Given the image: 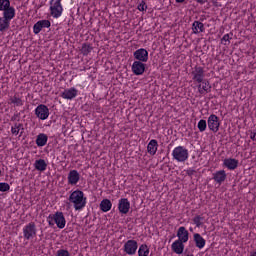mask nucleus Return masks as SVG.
Segmentation results:
<instances>
[{
    "mask_svg": "<svg viewBox=\"0 0 256 256\" xmlns=\"http://www.w3.org/2000/svg\"><path fill=\"white\" fill-rule=\"evenodd\" d=\"M131 209V202L127 198H121L118 202V210L122 215H127Z\"/></svg>",
    "mask_w": 256,
    "mask_h": 256,
    "instance_id": "10",
    "label": "nucleus"
},
{
    "mask_svg": "<svg viewBox=\"0 0 256 256\" xmlns=\"http://www.w3.org/2000/svg\"><path fill=\"white\" fill-rule=\"evenodd\" d=\"M203 221H205V217L201 216V215H196L193 218V223L196 225V227H201V225H203Z\"/></svg>",
    "mask_w": 256,
    "mask_h": 256,
    "instance_id": "29",
    "label": "nucleus"
},
{
    "mask_svg": "<svg viewBox=\"0 0 256 256\" xmlns=\"http://www.w3.org/2000/svg\"><path fill=\"white\" fill-rule=\"evenodd\" d=\"M133 55L136 61H140L142 63H147V61H149V52L145 48L136 50Z\"/></svg>",
    "mask_w": 256,
    "mask_h": 256,
    "instance_id": "6",
    "label": "nucleus"
},
{
    "mask_svg": "<svg viewBox=\"0 0 256 256\" xmlns=\"http://www.w3.org/2000/svg\"><path fill=\"white\" fill-rule=\"evenodd\" d=\"M178 241L187 243L189 241V231L183 226H181L177 231Z\"/></svg>",
    "mask_w": 256,
    "mask_h": 256,
    "instance_id": "15",
    "label": "nucleus"
},
{
    "mask_svg": "<svg viewBox=\"0 0 256 256\" xmlns=\"http://www.w3.org/2000/svg\"><path fill=\"white\" fill-rule=\"evenodd\" d=\"M35 115L41 121H45V119L49 118V108L45 104H40L35 109Z\"/></svg>",
    "mask_w": 256,
    "mask_h": 256,
    "instance_id": "5",
    "label": "nucleus"
},
{
    "mask_svg": "<svg viewBox=\"0 0 256 256\" xmlns=\"http://www.w3.org/2000/svg\"><path fill=\"white\" fill-rule=\"evenodd\" d=\"M172 157L179 163H185L189 159V150L183 146H178L174 148L172 152Z\"/></svg>",
    "mask_w": 256,
    "mask_h": 256,
    "instance_id": "2",
    "label": "nucleus"
},
{
    "mask_svg": "<svg viewBox=\"0 0 256 256\" xmlns=\"http://www.w3.org/2000/svg\"><path fill=\"white\" fill-rule=\"evenodd\" d=\"M25 130V128H23V124L22 123H15L14 126L11 127V133L12 135H17L20 132V136L23 135V131Z\"/></svg>",
    "mask_w": 256,
    "mask_h": 256,
    "instance_id": "27",
    "label": "nucleus"
},
{
    "mask_svg": "<svg viewBox=\"0 0 256 256\" xmlns=\"http://www.w3.org/2000/svg\"><path fill=\"white\" fill-rule=\"evenodd\" d=\"M138 247H139V245L137 244V241L128 240L124 244V253H126L127 255H135V253H137Z\"/></svg>",
    "mask_w": 256,
    "mask_h": 256,
    "instance_id": "9",
    "label": "nucleus"
},
{
    "mask_svg": "<svg viewBox=\"0 0 256 256\" xmlns=\"http://www.w3.org/2000/svg\"><path fill=\"white\" fill-rule=\"evenodd\" d=\"M2 11H4L3 12V18L4 19H6L8 21H11L12 19L15 18V8L14 7L10 6L6 9L2 10Z\"/></svg>",
    "mask_w": 256,
    "mask_h": 256,
    "instance_id": "22",
    "label": "nucleus"
},
{
    "mask_svg": "<svg viewBox=\"0 0 256 256\" xmlns=\"http://www.w3.org/2000/svg\"><path fill=\"white\" fill-rule=\"evenodd\" d=\"M193 239H194L195 246L198 249H203V247H205V244L207 243L204 240L203 236H201V234H199V233H195L193 236Z\"/></svg>",
    "mask_w": 256,
    "mask_h": 256,
    "instance_id": "18",
    "label": "nucleus"
},
{
    "mask_svg": "<svg viewBox=\"0 0 256 256\" xmlns=\"http://www.w3.org/2000/svg\"><path fill=\"white\" fill-rule=\"evenodd\" d=\"M111 207H113V204L109 199H103L100 203V209L101 211H103V213H107V211H111Z\"/></svg>",
    "mask_w": 256,
    "mask_h": 256,
    "instance_id": "25",
    "label": "nucleus"
},
{
    "mask_svg": "<svg viewBox=\"0 0 256 256\" xmlns=\"http://www.w3.org/2000/svg\"><path fill=\"white\" fill-rule=\"evenodd\" d=\"M198 129L200 133H203V131L207 129V121H205L204 119L200 120L198 122Z\"/></svg>",
    "mask_w": 256,
    "mask_h": 256,
    "instance_id": "36",
    "label": "nucleus"
},
{
    "mask_svg": "<svg viewBox=\"0 0 256 256\" xmlns=\"http://www.w3.org/2000/svg\"><path fill=\"white\" fill-rule=\"evenodd\" d=\"M195 173H197V171H195L191 168L186 170V175H188V177H193V175H195Z\"/></svg>",
    "mask_w": 256,
    "mask_h": 256,
    "instance_id": "43",
    "label": "nucleus"
},
{
    "mask_svg": "<svg viewBox=\"0 0 256 256\" xmlns=\"http://www.w3.org/2000/svg\"><path fill=\"white\" fill-rule=\"evenodd\" d=\"M23 237L26 241H31L37 237V226L35 222H30L23 228Z\"/></svg>",
    "mask_w": 256,
    "mask_h": 256,
    "instance_id": "3",
    "label": "nucleus"
},
{
    "mask_svg": "<svg viewBox=\"0 0 256 256\" xmlns=\"http://www.w3.org/2000/svg\"><path fill=\"white\" fill-rule=\"evenodd\" d=\"M10 103H13L14 105H16V107H22L23 105V100H21V98L14 96L12 98H10Z\"/></svg>",
    "mask_w": 256,
    "mask_h": 256,
    "instance_id": "31",
    "label": "nucleus"
},
{
    "mask_svg": "<svg viewBox=\"0 0 256 256\" xmlns=\"http://www.w3.org/2000/svg\"><path fill=\"white\" fill-rule=\"evenodd\" d=\"M221 123L219 122V117L217 115L212 114L208 117V128L210 131H213V133H217L219 131Z\"/></svg>",
    "mask_w": 256,
    "mask_h": 256,
    "instance_id": "7",
    "label": "nucleus"
},
{
    "mask_svg": "<svg viewBox=\"0 0 256 256\" xmlns=\"http://www.w3.org/2000/svg\"><path fill=\"white\" fill-rule=\"evenodd\" d=\"M157 147H159L157 140L152 139L147 146V151L149 155H155V153H157Z\"/></svg>",
    "mask_w": 256,
    "mask_h": 256,
    "instance_id": "24",
    "label": "nucleus"
},
{
    "mask_svg": "<svg viewBox=\"0 0 256 256\" xmlns=\"http://www.w3.org/2000/svg\"><path fill=\"white\" fill-rule=\"evenodd\" d=\"M47 221H48V225L50 227H53L55 225V219H53V214H50L47 218Z\"/></svg>",
    "mask_w": 256,
    "mask_h": 256,
    "instance_id": "40",
    "label": "nucleus"
},
{
    "mask_svg": "<svg viewBox=\"0 0 256 256\" xmlns=\"http://www.w3.org/2000/svg\"><path fill=\"white\" fill-rule=\"evenodd\" d=\"M42 31V28L39 24V22L35 23L34 26H33V32L35 35H39V33H41Z\"/></svg>",
    "mask_w": 256,
    "mask_h": 256,
    "instance_id": "38",
    "label": "nucleus"
},
{
    "mask_svg": "<svg viewBox=\"0 0 256 256\" xmlns=\"http://www.w3.org/2000/svg\"><path fill=\"white\" fill-rule=\"evenodd\" d=\"M80 177L81 176L79 175V172H77V170H72L68 174V183L70 185H77V183H79Z\"/></svg>",
    "mask_w": 256,
    "mask_h": 256,
    "instance_id": "16",
    "label": "nucleus"
},
{
    "mask_svg": "<svg viewBox=\"0 0 256 256\" xmlns=\"http://www.w3.org/2000/svg\"><path fill=\"white\" fill-rule=\"evenodd\" d=\"M8 7H11V1L0 0V11H4L5 9H8Z\"/></svg>",
    "mask_w": 256,
    "mask_h": 256,
    "instance_id": "33",
    "label": "nucleus"
},
{
    "mask_svg": "<svg viewBox=\"0 0 256 256\" xmlns=\"http://www.w3.org/2000/svg\"><path fill=\"white\" fill-rule=\"evenodd\" d=\"M176 3H185V0H176Z\"/></svg>",
    "mask_w": 256,
    "mask_h": 256,
    "instance_id": "47",
    "label": "nucleus"
},
{
    "mask_svg": "<svg viewBox=\"0 0 256 256\" xmlns=\"http://www.w3.org/2000/svg\"><path fill=\"white\" fill-rule=\"evenodd\" d=\"M0 175H1V170H0Z\"/></svg>",
    "mask_w": 256,
    "mask_h": 256,
    "instance_id": "49",
    "label": "nucleus"
},
{
    "mask_svg": "<svg viewBox=\"0 0 256 256\" xmlns=\"http://www.w3.org/2000/svg\"><path fill=\"white\" fill-rule=\"evenodd\" d=\"M190 231H193V228H190Z\"/></svg>",
    "mask_w": 256,
    "mask_h": 256,
    "instance_id": "48",
    "label": "nucleus"
},
{
    "mask_svg": "<svg viewBox=\"0 0 256 256\" xmlns=\"http://www.w3.org/2000/svg\"><path fill=\"white\" fill-rule=\"evenodd\" d=\"M9 189H11V186L9 185V183L0 182V191L2 193L9 191Z\"/></svg>",
    "mask_w": 256,
    "mask_h": 256,
    "instance_id": "37",
    "label": "nucleus"
},
{
    "mask_svg": "<svg viewBox=\"0 0 256 256\" xmlns=\"http://www.w3.org/2000/svg\"><path fill=\"white\" fill-rule=\"evenodd\" d=\"M197 3H200V5H203L205 3V0H196Z\"/></svg>",
    "mask_w": 256,
    "mask_h": 256,
    "instance_id": "46",
    "label": "nucleus"
},
{
    "mask_svg": "<svg viewBox=\"0 0 256 256\" xmlns=\"http://www.w3.org/2000/svg\"><path fill=\"white\" fill-rule=\"evenodd\" d=\"M34 167L37 171H45L47 169V162L44 159L36 160Z\"/></svg>",
    "mask_w": 256,
    "mask_h": 256,
    "instance_id": "26",
    "label": "nucleus"
},
{
    "mask_svg": "<svg viewBox=\"0 0 256 256\" xmlns=\"http://www.w3.org/2000/svg\"><path fill=\"white\" fill-rule=\"evenodd\" d=\"M56 256H71V254L65 249H60L57 251Z\"/></svg>",
    "mask_w": 256,
    "mask_h": 256,
    "instance_id": "39",
    "label": "nucleus"
},
{
    "mask_svg": "<svg viewBox=\"0 0 256 256\" xmlns=\"http://www.w3.org/2000/svg\"><path fill=\"white\" fill-rule=\"evenodd\" d=\"M69 201L74 204L76 211H81L87 205V198L84 197L83 191L81 190L72 192L69 196Z\"/></svg>",
    "mask_w": 256,
    "mask_h": 256,
    "instance_id": "1",
    "label": "nucleus"
},
{
    "mask_svg": "<svg viewBox=\"0 0 256 256\" xmlns=\"http://www.w3.org/2000/svg\"><path fill=\"white\" fill-rule=\"evenodd\" d=\"M61 97L63 99H75L77 97V89L75 88H70L64 90V92L61 93Z\"/></svg>",
    "mask_w": 256,
    "mask_h": 256,
    "instance_id": "17",
    "label": "nucleus"
},
{
    "mask_svg": "<svg viewBox=\"0 0 256 256\" xmlns=\"http://www.w3.org/2000/svg\"><path fill=\"white\" fill-rule=\"evenodd\" d=\"M213 179L216 183H219L221 185V183H223V181L227 179V174L225 173V170H220L214 173Z\"/></svg>",
    "mask_w": 256,
    "mask_h": 256,
    "instance_id": "21",
    "label": "nucleus"
},
{
    "mask_svg": "<svg viewBox=\"0 0 256 256\" xmlns=\"http://www.w3.org/2000/svg\"><path fill=\"white\" fill-rule=\"evenodd\" d=\"M138 255L139 256H148L149 255V248L147 247V245H141L139 247V250H138Z\"/></svg>",
    "mask_w": 256,
    "mask_h": 256,
    "instance_id": "30",
    "label": "nucleus"
},
{
    "mask_svg": "<svg viewBox=\"0 0 256 256\" xmlns=\"http://www.w3.org/2000/svg\"><path fill=\"white\" fill-rule=\"evenodd\" d=\"M50 11L54 19H59V17H61L63 14V6L61 5V0H51Z\"/></svg>",
    "mask_w": 256,
    "mask_h": 256,
    "instance_id": "4",
    "label": "nucleus"
},
{
    "mask_svg": "<svg viewBox=\"0 0 256 256\" xmlns=\"http://www.w3.org/2000/svg\"><path fill=\"white\" fill-rule=\"evenodd\" d=\"M19 115H21V114H20V113L14 114V115L11 117V121H17V119H19Z\"/></svg>",
    "mask_w": 256,
    "mask_h": 256,
    "instance_id": "44",
    "label": "nucleus"
},
{
    "mask_svg": "<svg viewBox=\"0 0 256 256\" xmlns=\"http://www.w3.org/2000/svg\"><path fill=\"white\" fill-rule=\"evenodd\" d=\"M10 25H11V21L6 20V18L0 17V31L2 33H4V31H7Z\"/></svg>",
    "mask_w": 256,
    "mask_h": 256,
    "instance_id": "28",
    "label": "nucleus"
},
{
    "mask_svg": "<svg viewBox=\"0 0 256 256\" xmlns=\"http://www.w3.org/2000/svg\"><path fill=\"white\" fill-rule=\"evenodd\" d=\"M53 215L54 223L57 225L58 229H65V225L67 224V221L65 220V216L63 215V212H56Z\"/></svg>",
    "mask_w": 256,
    "mask_h": 256,
    "instance_id": "11",
    "label": "nucleus"
},
{
    "mask_svg": "<svg viewBox=\"0 0 256 256\" xmlns=\"http://www.w3.org/2000/svg\"><path fill=\"white\" fill-rule=\"evenodd\" d=\"M250 138L252 139V141H256V130H254V132L250 134Z\"/></svg>",
    "mask_w": 256,
    "mask_h": 256,
    "instance_id": "45",
    "label": "nucleus"
},
{
    "mask_svg": "<svg viewBox=\"0 0 256 256\" xmlns=\"http://www.w3.org/2000/svg\"><path fill=\"white\" fill-rule=\"evenodd\" d=\"M132 72L134 75H143L145 73V64L141 61H134L132 64Z\"/></svg>",
    "mask_w": 256,
    "mask_h": 256,
    "instance_id": "12",
    "label": "nucleus"
},
{
    "mask_svg": "<svg viewBox=\"0 0 256 256\" xmlns=\"http://www.w3.org/2000/svg\"><path fill=\"white\" fill-rule=\"evenodd\" d=\"M145 9H147V4L145 3V1H142V2L138 5V11H145Z\"/></svg>",
    "mask_w": 256,
    "mask_h": 256,
    "instance_id": "42",
    "label": "nucleus"
},
{
    "mask_svg": "<svg viewBox=\"0 0 256 256\" xmlns=\"http://www.w3.org/2000/svg\"><path fill=\"white\" fill-rule=\"evenodd\" d=\"M229 39H231V36L229 35V34H225L224 36H223V38H222V42L224 41L225 43H224V45H229V43H231L230 41H229Z\"/></svg>",
    "mask_w": 256,
    "mask_h": 256,
    "instance_id": "41",
    "label": "nucleus"
},
{
    "mask_svg": "<svg viewBox=\"0 0 256 256\" xmlns=\"http://www.w3.org/2000/svg\"><path fill=\"white\" fill-rule=\"evenodd\" d=\"M198 91L201 95H203V93H210L211 92V85H209V81L207 80H202V82H200V84L198 85Z\"/></svg>",
    "mask_w": 256,
    "mask_h": 256,
    "instance_id": "19",
    "label": "nucleus"
},
{
    "mask_svg": "<svg viewBox=\"0 0 256 256\" xmlns=\"http://www.w3.org/2000/svg\"><path fill=\"white\" fill-rule=\"evenodd\" d=\"M192 30L195 35L203 33V31H205V25L200 21H194L192 24Z\"/></svg>",
    "mask_w": 256,
    "mask_h": 256,
    "instance_id": "23",
    "label": "nucleus"
},
{
    "mask_svg": "<svg viewBox=\"0 0 256 256\" xmlns=\"http://www.w3.org/2000/svg\"><path fill=\"white\" fill-rule=\"evenodd\" d=\"M38 25H40L41 29H49L51 22L49 20H40L38 21Z\"/></svg>",
    "mask_w": 256,
    "mask_h": 256,
    "instance_id": "35",
    "label": "nucleus"
},
{
    "mask_svg": "<svg viewBox=\"0 0 256 256\" xmlns=\"http://www.w3.org/2000/svg\"><path fill=\"white\" fill-rule=\"evenodd\" d=\"M224 167H227L230 171H235L239 167V160L235 158H226L223 162Z\"/></svg>",
    "mask_w": 256,
    "mask_h": 256,
    "instance_id": "13",
    "label": "nucleus"
},
{
    "mask_svg": "<svg viewBox=\"0 0 256 256\" xmlns=\"http://www.w3.org/2000/svg\"><path fill=\"white\" fill-rule=\"evenodd\" d=\"M90 51H93V47H91V45L89 44L82 45L81 53L83 55H89Z\"/></svg>",
    "mask_w": 256,
    "mask_h": 256,
    "instance_id": "32",
    "label": "nucleus"
},
{
    "mask_svg": "<svg viewBox=\"0 0 256 256\" xmlns=\"http://www.w3.org/2000/svg\"><path fill=\"white\" fill-rule=\"evenodd\" d=\"M47 141H49L47 134L40 133L36 138V145L37 147H45L47 145Z\"/></svg>",
    "mask_w": 256,
    "mask_h": 256,
    "instance_id": "20",
    "label": "nucleus"
},
{
    "mask_svg": "<svg viewBox=\"0 0 256 256\" xmlns=\"http://www.w3.org/2000/svg\"><path fill=\"white\" fill-rule=\"evenodd\" d=\"M192 79L197 83H203V79H205V70H203V67L196 66L194 68L192 71Z\"/></svg>",
    "mask_w": 256,
    "mask_h": 256,
    "instance_id": "8",
    "label": "nucleus"
},
{
    "mask_svg": "<svg viewBox=\"0 0 256 256\" xmlns=\"http://www.w3.org/2000/svg\"><path fill=\"white\" fill-rule=\"evenodd\" d=\"M185 242L181 241V240H176L172 243L171 245V249L174 253H176L177 255H181L183 253V251L185 250V244H183Z\"/></svg>",
    "mask_w": 256,
    "mask_h": 256,
    "instance_id": "14",
    "label": "nucleus"
},
{
    "mask_svg": "<svg viewBox=\"0 0 256 256\" xmlns=\"http://www.w3.org/2000/svg\"><path fill=\"white\" fill-rule=\"evenodd\" d=\"M38 25H40L41 29H49L51 22L49 20H40L38 21Z\"/></svg>",
    "mask_w": 256,
    "mask_h": 256,
    "instance_id": "34",
    "label": "nucleus"
}]
</instances>
